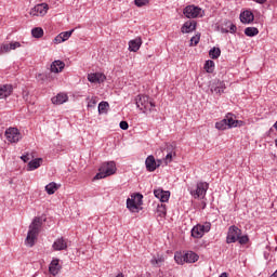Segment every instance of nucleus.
I'll use <instances>...</instances> for the list:
<instances>
[{"label": "nucleus", "mask_w": 277, "mask_h": 277, "mask_svg": "<svg viewBox=\"0 0 277 277\" xmlns=\"http://www.w3.org/2000/svg\"><path fill=\"white\" fill-rule=\"evenodd\" d=\"M42 228V217H35L31 224L29 225V230L25 240L26 246L34 248L36 241L38 240V235Z\"/></svg>", "instance_id": "obj_1"}, {"label": "nucleus", "mask_w": 277, "mask_h": 277, "mask_svg": "<svg viewBox=\"0 0 277 277\" xmlns=\"http://www.w3.org/2000/svg\"><path fill=\"white\" fill-rule=\"evenodd\" d=\"M135 105L143 114H146V111H153L155 102L148 95H137L135 97Z\"/></svg>", "instance_id": "obj_2"}, {"label": "nucleus", "mask_w": 277, "mask_h": 277, "mask_svg": "<svg viewBox=\"0 0 277 277\" xmlns=\"http://www.w3.org/2000/svg\"><path fill=\"white\" fill-rule=\"evenodd\" d=\"M113 174H116V162H104L100 168V172L94 176V181L107 179V176H111Z\"/></svg>", "instance_id": "obj_3"}, {"label": "nucleus", "mask_w": 277, "mask_h": 277, "mask_svg": "<svg viewBox=\"0 0 277 277\" xmlns=\"http://www.w3.org/2000/svg\"><path fill=\"white\" fill-rule=\"evenodd\" d=\"M143 198L144 196H142V194H135L132 195L131 198H128L127 208L129 209V211H131L132 213H137V211H140V207H142Z\"/></svg>", "instance_id": "obj_4"}, {"label": "nucleus", "mask_w": 277, "mask_h": 277, "mask_svg": "<svg viewBox=\"0 0 277 277\" xmlns=\"http://www.w3.org/2000/svg\"><path fill=\"white\" fill-rule=\"evenodd\" d=\"M209 230H211V223L206 222L203 224H197L192 229V237H194V239H202L205 234L209 233Z\"/></svg>", "instance_id": "obj_5"}, {"label": "nucleus", "mask_w": 277, "mask_h": 277, "mask_svg": "<svg viewBox=\"0 0 277 277\" xmlns=\"http://www.w3.org/2000/svg\"><path fill=\"white\" fill-rule=\"evenodd\" d=\"M183 14L186 16V18H202V16H205V11L199 6L192 4L187 5L183 10Z\"/></svg>", "instance_id": "obj_6"}, {"label": "nucleus", "mask_w": 277, "mask_h": 277, "mask_svg": "<svg viewBox=\"0 0 277 277\" xmlns=\"http://www.w3.org/2000/svg\"><path fill=\"white\" fill-rule=\"evenodd\" d=\"M209 190V183L207 182H198L196 187L190 190V196L195 198H205L207 196V192Z\"/></svg>", "instance_id": "obj_7"}, {"label": "nucleus", "mask_w": 277, "mask_h": 277, "mask_svg": "<svg viewBox=\"0 0 277 277\" xmlns=\"http://www.w3.org/2000/svg\"><path fill=\"white\" fill-rule=\"evenodd\" d=\"M5 137L11 144H16L17 142H21L23 135H21V131H18L17 128H9L5 131Z\"/></svg>", "instance_id": "obj_8"}, {"label": "nucleus", "mask_w": 277, "mask_h": 277, "mask_svg": "<svg viewBox=\"0 0 277 277\" xmlns=\"http://www.w3.org/2000/svg\"><path fill=\"white\" fill-rule=\"evenodd\" d=\"M241 237V229L235 225L229 226L226 243H235Z\"/></svg>", "instance_id": "obj_9"}, {"label": "nucleus", "mask_w": 277, "mask_h": 277, "mask_svg": "<svg viewBox=\"0 0 277 277\" xmlns=\"http://www.w3.org/2000/svg\"><path fill=\"white\" fill-rule=\"evenodd\" d=\"M48 12H49V4L40 3L35 5L34 9L30 10V16H45Z\"/></svg>", "instance_id": "obj_10"}, {"label": "nucleus", "mask_w": 277, "mask_h": 277, "mask_svg": "<svg viewBox=\"0 0 277 277\" xmlns=\"http://www.w3.org/2000/svg\"><path fill=\"white\" fill-rule=\"evenodd\" d=\"M16 49H21V42H18V41H14L11 43H1L0 44V55L10 53V51H16Z\"/></svg>", "instance_id": "obj_11"}, {"label": "nucleus", "mask_w": 277, "mask_h": 277, "mask_svg": "<svg viewBox=\"0 0 277 277\" xmlns=\"http://www.w3.org/2000/svg\"><path fill=\"white\" fill-rule=\"evenodd\" d=\"M68 248V239L64 238V237H61V238H57L53 245H52V249L55 251V252H60L62 250H67Z\"/></svg>", "instance_id": "obj_12"}, {"label": "nucleus", "mask_w": 277, "mask_h": 277, "mask_svg": "<svg viewBox=\"0 0 277 277\" xmlns=\"http://www.w3.org/2000/svg\"><path fill=\"white\" fill-rule=\"evenodd\" d=\"M107 76L103 72H93L88 75V81L90 83H105Z\"/></svg>", "instance_id": "obj_13"}, {"label": "nucleus", "mask_w": 277, "mask_h": 277, "mask_svg": "<svg viewBox=\"0 0 277 277\" xmlns=\"http://www.w3.org/2000/svg\"><path fill=\"white\" fill-rule=\"evenodd\" d=\"M224 90H226V84L224 81L215 80L212 84H210V91L213 93L221 95L224 94Z\"/></svg>", "instance_id": "obj_14"}, {"label": "nucleus", "mask_w": 277, "mask_h": 277, "mask_svg": "<svg viewBox=\"0 0 277 277\" xmlns=\"http://www.w3.org/2000/svg\"><path fill=\"white\" fill-rule=\"evenodd\" d=\"M154 196L160 200V202H168L170 200V192L157 188L154 190Z\"/></svg>", "instance_id": "obj_15"}, {"label": "nucleus", "mask_w": 277, "mask_h": 277, "mask_svg": "<svg viewBox=\"0 0 277 277\" xmlns=\"http://www.w3.org/2000/svg\"><path fill=\"white\" fill-rule=\"evenodd\" d=\"M49 272L51 276H57L62 272V265L60 264V259H53L49 265Z\"/></svg>", "instance_id": "obj_16"}, {"label": "nucleus", "mask_w": 277, "mask_h": 277, "mask_svg": "<svg viewBox=\"0 0 277 277\" xmlns=\"http://www.w3.org/2000/svg\"><path fill=\"white\" fill-rule=\"evenodd\" d=\"M224 120H225L228 129H233L235 127H243V121L236 120L235 118H233L232 114H227L226 117L224 118Z\"/></svg>", "instance_id": "obj_17"}, {"label": "nucleus", "mask_w": 277, "mask_h": 277, "mask_svg": "<svg viewBox=\"0 0 277 277\" xmlns=\"http://www.w3.org/2000/svg\"><path fill=\"white\" fill-rule=\"evenodd\" d=\"M145 166L148 172H155L159 167V163L157 164V160H155V156H148L145 160Z\"/></svg>", "instance_id": "obj_18"}, {"label": "nucleus", "mask_w": 277, "mask_h": 277, "mask_svg": "<svg viewBox=\"0 0 277 277\" xmlns=\"http://www.w3.org/2000/svg\"><path fill=\"white\" fill-rule=\"evenodd\" d=\"M142 47V37H136L129 41V51L132 53H137V50Z\"/></svg>", "instance_id": "obj_19"}, {"label": "nucleus", "mask_w": 277, "mask_h": 277, "mask_svg": "<svg viewBox=\"0 0 277 277\" xmlns=\"http://www.w3.org/2000/svg\"><path fill=\"white\" fill-rule=\"evenodd\" d=\"M53 105H64V103H68V94L58 93L56 96L52 97Z\"/></svg>", "instance_id": "obj_20"}, {"label": "nucleus", "mask_w": 277, "mask_h": 277, "mask_svg": "<svg viewBox=\"0 0 277 277\" xmlns=\"http://www.w3.org/2000/svg\"><path fill=\"white\" fill-rule=\"evenodd\" d=\"M13 92L12 84H2L0 85V98H8Z\"/></svg>", "instance_id": "obj_21"}, {"label": "nucleus", "mask_w": 277, "mask_h": 277, "mask_svg": "<svg viewBox=\"0 0 277 277\" xmlns=\"http://www.w3.org/2000/svg\"><path fill=\"white\" fill-rule=\"evenodd\" d=\"M196 21H187L183 26H182V34H192V31H195L196 29Z\"/></svg>", "instance_id": "obj_22"}, {"label": "nucleus", "mask_w": 277, "mask_h": 277, "mask_svg": "<svg viewBox=\"0 0 277 277\" xmlns=\"http://www.w3.org/2000/svg\"><path fill=\"white\" fill-rule=\"evenodd\" d=\"M222 34H235L237 31V26L233 22H226L221 28Z\"/></svg>", "instance_id": "obj_23"}, {"label": "nucleus", "mask_w": 277, "mask_h": 277, "mask_svg": "<svg viewBox=\"0 0 277 277\" xmlns=\"http://www.w3.org/2000/svg\"><path fill=\"white\" fill-rule=\"evenodd\" d=\"M66 67V64L62 61H54L51 64V72H62L64 68Z\"/></svg>", "instance_id": "obj_24"}, {"label": "nucleus", "mask_w": 277, "mask_h": 277, "mask_svg": "<svg viewBox=\"0 0 277 277\" xmlns=\"http://www.w3.org/2000/svg\"><path fill=\"white\" fill-rule=\"evenodd\" d=\"M241 23H252L254 21V14L251 11H243L240 14Z\"/></svg>", "instance_id": "obj_25"}, {"label": "nucleus", "mask_w": 277, "mask_h": 277, "mask_svg": "<svg viewBox=\"0 0 277 277\" xmlns=\"http://www.w3.org/2000/svg\"><path fill=\"white\" fill-rule=\"evenodd\" d=\"M185 263H196L200 256L193 251H188L184 254Z\"/></svg>", "instance_id": "obj_26"}, {"label": "nucleus", "mask_w": 277, "mask_h": 277, "mask_svg": "<svg viewBox=\"0 0 277 277\" xmlns=\"http://www.w3.org/2000/svg\"><path fill=\"white\" fill-rule=\"evenodd\" d=\"M156 215L157 217H160L161 220H163V217H166V215H168V209L166 208V205L160 203L157 207L156 210Z\"/></svg>", "instance_id": "obj_27"}, {"label": "nucleus", "mask_w": 277, "mask_h": 277, "mask_svg": "<svg viewBox=\"0 0 277 277\" xmlns=\"http://www.w3.org/2000/svg\"><path fill=\"white\" fill-rule=\"evenodd\" d=\"M57 189H60V185H57L55 182H52L45 186V192L49 194V196H53Z\"/></svg>", "instance_id": "obj_28"}, {"label": "nucleus", "mask_w": 277, "mask_h": 277, "mask_svg": "<svg viewBox=\"0 0 277 277\" xmlns=\"http://www.w3.org/2000/svg\"><path fill=\"white\" fill-rule=\"evenodd\" d=\"M42 166V158H36L28 163V170H38Z\"/></svg>", "instance_id": "obj_29"}, {"label": "nucleus", "mask_w": 277, "mask_h": 277, "mask_svg": "<svg viewBox=\"0 0 277 277\" xmlns=\"http://www.w3.org/2000/svg\"><path fill=\"white\" fill-rule=\"evenodd\" d=\"M245 34L249 37V38H253V36H259V28L256 27H247L245 29Z\"/></svg>", "instance_id": "obj_30"}, {"label": "nucleus", "mask_w": 277, "mask_h": 277, "mask_svg": "<svg viewBox=\"0 0 277 277\" xmlns=\"http://www.w3.org/2000/svg\"><path fill=\"white\" fill-rule=\"evenodd\" d=\"M174 261H175V263H177V265H184V263H185V254H183L181 252H175Z\"/></svg>", "instance_id": "obj_31"}, {"label": "nucleus", "mask_w": 277, "mask_h": 277, "mask_svg": "<svg viewBox=\"0 0 277 277\" xmlns=\"http://www.w3.org/2000/svg\"><path fill=\"white\" fill-rule=\"evenodd\" d=\"M34 38H42L44 36V30L41 27H36L31 30Z\"/></svg>", "instance_id": "obj_32"}, {"label": "nucleus", "mask_w": 277, "mask_h": 277, "mask_svg": "<svg viewBox=\"0 0 277 277\" xmlns=\"http://www.w3.org/2000/svg\"><path fill=\"white\" fill-rule=\"evenodd\" d=\"M209 55L212 60H217V57L222 55V51L220 50V48H213L212 50H210Z\"/></svg>", "instance_id": "obj_33"}, {"label": "nucleus", "mask_w": 277, "mask_h": 277, "mask_svg": "<svg viewBox=\"0 0 277 277\" xmlns=\"http://www.w3.org/2000/svg\"><path fill=\"white\" fill-rule=\"evenodd\" d=\"M203 68L206 72L211 74L215 69V63L213 61H207Z\"/></svg>", "instance_id": "obj_34"}, {"label": "nucleus", "mask_w": 277, "mask_h": 277, "mask_svg": "<svg viewBox=\"0 0 277 277\" xmlns=\"http://www.w3.org/2000/svg\"><path fill=\"white\" fill-rule=\"evenodd\" d=\"M215 129H217V131H226V129H228L226 120L222 119L221 121L216 122L215 123Z\"/></svg>", "instance_id": "obj_35"}, {"label": "nucleus", "mask_w": 277, "mask_h": 277, "mask_svg": "<svg viewBox=\"0 0 277 277\" xmlns=\"http://www.w3.org/2000/svg\"><path fill=\"white\" fill-rule=\"evenodd\" d=\"M108 108H109V103H107V102H101L98 104L100 114H106Z\"/></svg>", "instance_id": "obj_36"}, {"label": "nucleus", "mask_w": 277, "mask_h": 277, "mask_svg": "<svg viewBox=\"0 0 277 277\" xmlns=\"http://www.w3.org/2000/svg\"><path fill=\"white\" fill-rule=\"evenodd\" d=\"M74 31H75V29L65 31V32H61L60 36L63 39V42H66V40H68V38H70V36H72Z\"/></svg>", "instance_id": "obj_37"}, {"label": "nucleus", "mask_w": 277, "mask_h": 277, "mask_svg": "<svg viewBox=\"0 0 277 277\" xmlns=\"http://www.w3.org/2000/svg\"><path fill=\"white\" fill-rule=\"evenodd\" d=\"M148 0H134L136 8H144V5H148Z\"/></svg>", "instance_id": "obj_38"}, {"label": "nucleus", "mask_w": 277, "mask_h": 277, "mask_svg": "<svg viewBox=\"0 0 277 277\" xmlns=\"http://www.w3.org/2000/svg\"><path fill=\"white\" fill-rule=\"evenodd\" d=\"M237 241L240 243V246H246V243L250 241V238L248 236H239Z\"/></svg>", "instance_id": "obj_39"}, {"label": "nucleus", "mask_w": 277, "mask_h": 277, "mask_svg": "<svg viewBox=\"0 0 277 277\" xmlns=\"http://www.w3.org/2000/svg\"><path fill=\"white\" fill-rule=\"evenodd\" d=\"M198 42H200V35H196L195 37H193L190 39V45L192 47H196L198 44Z\"/></svg>", "instance_id": "obj_40"}, {"label": "nucleus", "mask_w": 277, "mask_h": 277, "mask_svg": "<svg viewBox=\"0 0 277 277\" xmlns=\"http://www.w3.org/2000/svg\"><path fill=\"white\" fill-rule=\"evenodd\" d=\"M98 103V97L93 96L91 100L88 102V107H94Z\"/></svg>", "instance_id": "obj_41"}, {"label": "nucleus", "mask_w": 277, "mask_h": 277, "mask_svg": "<svg viewBox=\"0 0 277 277\" xmlns=\"http://www.w3.org/2000/svg\"><path fill=\"white\" fill-rule=\"evenodd\" d=\"M172 157H174V154L171 151L164 158V163L168 166V163H172Z\"/></svg>", "instance_id": "obj_42"}, {"label": "nucleus", "mask_w": 277, "mask_h": 277, "mask_svg": "<svg viewBox=\"0 0 277 277\" xmlns=\"http://www.w3.org/2000/svg\"><path fill=\"white\" fill-rule=\"evenodd\" d=\"M163 261H166V259L163 256L154 259V260H151V265H159V263H163Z\"/></svg>", "instance_id": "obj_43"}, {"label": "nucleus", "mask_w": 277, "mask_h": 277, "mask_svg": "<svg viewBox=\"0 0 277 277\" xmlns=\"http://www.w3.org/2000/svg\"><path fill=\"white\" fill-rule=\"evenodd\" d=\"M62 42H64V39L61 37V35L54 38V44H62Z\"/></svg>", "instance_id": "obj_44"}, {"label": "nucleus", "mask_w": 277, "mask_h": 277, "mask_svg": "<svg viewBox=\"0 0 277 277\" xmlns=\"http://www.w3.org/2000/svg\"><path fill=\"white\" fill-rule=\"evenodd\" d=\"M120 129H122L123 131H127V129H129V122L121 121L120 122Z\"/></svg>", "instance_id": "obj_45"}, {"label": "nucleus", "mask_w": 277, "mask_h": 277, "mask_svg": "<svg viewBox=\"0 0 277 277\" xmlns=\"http://www.w3.org/2000/svg\"><path fill=\"white\" fill-rule=\"evenodd\" d=\"M21 159L23 160L24 163H27V161H29L30 158H29V155L27 154L22 156Z\"/></svg>", "instance_id": "obj_46"}, {"label": "nucleus", "mask_w": 277, "mask_h": 277, "mask_svg": "<svg viewBox=\"0 0 277 277\" xmlns=\"http://www.w3.org/2000/svg\"><path fill=\"white\" fill-rule=\"evenodd\" d=\"M255 3H260V4H263V3H266L267 0H253Z\"/></svg>", "instance_id": "obj_47"}, {"label": "nucleus", "mask_w": 277, "mask_h": 277, "mask_svg": "<svg viewBox=\"0 0 277 277\" xmlns=\"http://www.w3.org/2000/svg\"><path fill=\"white\" fill-rule=\"evenodd\" d=\"M271 277H277V269L271 275Z\"/></svg>", "instance_id": "obj_48"}, {"label": "nucleus", "mask_w": 277, "mask_h": 277, "mask_svg": "<svg viewBox=\"0 0 277 277\" xmlns=\"http://www.w3.org/2000/svg\"><path fill=\"white\" fill-rule=\"evenodd\" d=\"M220 277H228V275L226 273H222Z\"/></svg>", "instance_id": "obj_49"}, {"label": "nucleus", "mask_w": 277, "mask_h": 277, "mask_svg": "<svg viewBox=\"0 0 277 277\" xmlns=\"http://www.w3.org/2000/svg\"><path fill=\"white\" fill-rule=\"evenodd\" d=\"M275 146L277 147V138L275 140Z\"/></svg>", "instance_id": "obj_50"}]
</instances>
